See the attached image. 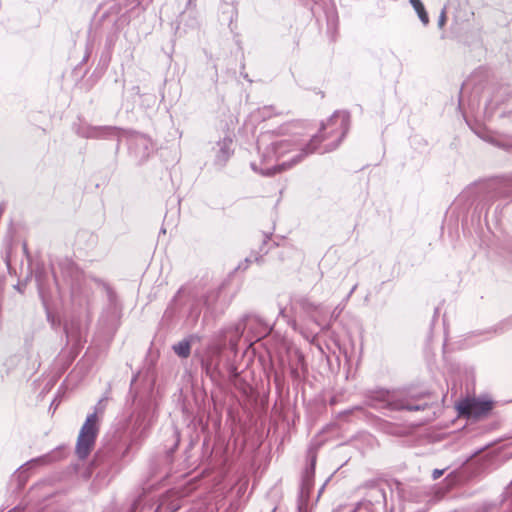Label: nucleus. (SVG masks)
<instances>
[{
  "label": "nucleus",
  "instance_id": "1",
  "mask_svg": "<svg viewBox=\"0 0 512 512\" xmlns=\"http://www.w3.org/2000/svg\"><path fill=\"white\" fill-rule=\"evenodd\" d=\"M326 138L327 136L321 133L306 142L300 137L294 124L265 131L260 134L257 141L260 161L253 162L251 167L265 176L287 170L317 151L320 142Z\"/></svg>",
  "mask_w": 512,
  "mask_h": 512
},
{
  "label": "nucleus",
  "instance_id": "2",
  "mask_svg": "<svg viewBox=\"0 0 512 512\" xmlns=\"http://www.w3.org/2000/svg\"><path fill=\"white\" fill-rule=\"evenodd\" d=\"M97 433V415L96 413H92L87 416L78 435L76 453L80 459H85L91 452Z\"/></svg>",
  "mask_w": 512,
  "mask_h": 512
},
{
  "label": "nucleus",
  "instance_id": "3",
  "mask_svg": "<svg viewBox=\"0 0 512 512\" xmlns=\"http://www.w3.org/2000/svg\"><path fill=\"white\" fill-rule=\"evenodd\" d=\"M349 123H350V116H349L348 112L336 111L330 117V119L327 121V123L323 124V126H322L323 130L330 128L331 136L336 138V143L333 144L331 147L325 149L324 151H331L339 145L340 141L343 139V137L346 135V133L348 131Z\"/></svg>",
  "mask_w": 512,
  "mask_h": 512
},
{
  "label": "nucleus",
  "instance_id": "4",
  "mask_svg": "<svg viewBox=\"0 0 512 512\" xmlns=\"http://www.w3.org/2000/svg\"><path fill=\"white\" fill-rule=\"evenodd\" d=\"M492 409V402L476 398H468L458 404V410L461 415L469 418L478 419L486 415Z\"/></svg>",
  "mask_w": 512,
  "mask_h": 512
},
{
  "label": "nucleus",
  "instance_id": "5",
  "mask_svg": "<svg viewBox=\"0 0 512 512\" xmlns=\"http://www.w3.org/2000/svg\"><path fill=\"white\" fill-rule=\"evenodd\" d=\"M376 400L379 404L375 406L380 408H389L391 410H402L406 409L409 411L419 410L420 406H412L407 404L400 398V395L396 392L381 391L377 393Z\"/></svg>",
  "mask_w": 512,
  "mask_h": 512
},
{
  "label": "nucleus",
  "instance_id": "6",
  "mask_svg": "<svg viewBox=\"0 0 512 512\" xmlns=\"http://www.w3.org/2000/svg\"><path fill=\"white\" fill-rule=\"evenodd\" d=\"M150 147L151 141L144 135L134 134L130 138V149H132L134 153L141 158H145L148 156V151Z\"/></svg>",
  "mask_w": 512,
  "mask_h": 512
},
{
  "label": "nucleus",
  "instance_id": "7",
  "mask_svg": "<svg viewBox=\"0 0 512 512\" xmlns=\"http://www.w3.org/2000/svg\"><path fill=\"white\" fill-rule=\"evenodd\" d=\"M200 340L198 335L191 334L172 346L174 353L180 358H188L191 353V346Z\"/></svg>",
  "mask_w": 512,
  "mask_h": 512
},
{
  "label": "nucleus",
  "instance_id": "8",
  "mask_svg": "<svg viewBox=\"0 0 512 512\" xmlns=\"http://www.w3.org/2000/svg\"><path fill=\"white\" fill-rule=\"evenodd\" d=\"M232 153V139L225 137L217 143L216 162L223 165Z\"/></svg>",
  "mask_w": 512,
  "mask_h": 512
},
{
  "label": "nucleus",
  "instance_id": "9",
  "mask_svg": "<svg viewBox=\"0 0 512 512\" xmlns=\"http://www.w3.org/2000/svg\"><path fill=\"white\" fill-rule=\"evenodd\" d=\"M82 136L87 138H102L117 134V129L110 126L88 127L81 132Z\"/></svg>",
  "mask_w": 512,
  "mask_h": 512
},
{
  "label": "nucleus",
  "instance_id": "10",
  "mask_svg": "<svg viewBox=\"0 0 512 512\" xmlns=\"http://www.w3.org/2000/svg\"><path fill=\"white\" fill-rule=\"evenodd\" d=\"M369 497L370 499L359 502L356 509L365 507L367 510H370V506H372L374 503L379 504L381 502H385V492L383 489L377 486H374L370 489Z\"/></svg>",
  "mask_w": 512,
  "mask_h": 512
},
{
  "label": "nucleus",
  "instance_id": "11",
  "mask_svg": "<svg viewBox=\"0 0 512 512\" xmlns=\"http://www.w3.org/2000/svg\"><path fill=\"white\" fill-rule=\"evenodd\" d=\"M281 111H277L273 106H264L262 108L257 109L251 114L252 119L256 120H266L271 118L273 115L281 114Z\"/></svg>",
  "mask_w": 512,
  "mask_h": 512
},
{
  "label": "nucleus",
  "instance_id": "12",
  "mask_svg": "<svg viewBox=\"0 0 512 512\" xmlns=\"http://www.w3.org/2000/svg\"><path fill=\"white\" fill-rule=\"evenodd\" d=\"M410 4L413 6L414 10L418 14L419 19L424 25L429 23L428 14L424 8L423 3L420 0H409Z\"/></svg>",
  "mask_w": 512,
  "mask_h": 512
},
{
  "label": "nucleus",
  "instance_id": "13",
  "mask_svg": "<svg viewBox=\"0 0 512 512\" xmlns=\"http://www.w3.org/2000/svg\"><path fill=\"white\" fill-rule=\"evenodd\" d=\"M295 305L307 313L314 312L317 309L316 305L312 304L311 302L304 298L297 301Z\"/></svg>",
  "mask_w": 512,
  "mask_h": 512
},
{
  "label": "nucleus",
  "instance_id": "14",
  "mask_svg": "<svg viewBox=\"0 0 512 512\" xmlns=\"http://www.w3.org/2000/svg\"><path fill=\"white\" fill-rule=\"evenodd\" d=\"M412 504L413 503L411 501L405 500L403 502L402 512H425L427 510L426 504H423L421 507L417 509H413Z\"/></svg>",
  "mask_w": 512,
  "mask_h": 512
},
{
  "label": "nucleus",
  "instance_id": "15",
  "mask_svg": "<svg viewBox=\"0 0 512 512\" xmlns=\"http://www.w3.org/2000/svg\"><path fill=\"white\" fill-rule=\"evenodd\" d=\"M446 23V10L445 8L441 11L438 18V26L442 28Z\"/></svg>",
  "mask_w": 512,
  "mask_h": 512
},
{
  "label": "nucleus",
  "instance_id": "16",
  "mask_svg": "<svg viewBox=\"0 0 512 512\" xmlns=\"http://www.w3.org/2000/svg\"><path fill=\"white\" fill-rule=\"evenodd\" d=\"M496 145L501 146L505 149H511L512 148V140H505L503 142H495Z\"/></svg>",
  "mask_w": 512,
  "mask_h": 512
},
{
  "label": "nucleus",
  "instance_id": "17",
  "mask_svg": "<svg viewBox=\"0 0 512 512\" xmlns=\"http://www.w3.org/2000/svg\"><path fill=\"white\" fill-rule=\"evenodd\" d=\"M444 473V470H441V469H435L432 473V477L434 480L440 478Z\"/></svg>",
  "mask_w": 512,
  "mask_h": 512
},
{
  "label": "nucleus",
  "instance_id": "18",
  "mask_svg": "<svg viewBox=\"0 0 512 512\" xmlns=\"http://www.w3.org/2000/svg\"><path fill=\"white\" fill-rule=\"evenodd\" d=\"M46 461V457H43V458H39V459H35L33 460L31 463H44Z\"/></svg>",
  "mask_w": 512,
  "mask_h": 512
},
{
  "label": "nucleus",
  "instance_id": "19",
  "mask_svg": "<svg viewBox=\"0 0 512 512\" xmlns=\"http://www.w3.org/2000/svg\"><path fill=\"white\" fill-rule=\"evenodd\" d=\"M450 477H451L450 475H449L448 477H446V480H447L448 482H451V481H452V480L450 479Z\"/></svg>",
  "mask_w": 512,
  "mask_h": 512
},
{
  "label": "nucleus",
  "instance_id": "20",
  "mask_svg": "<svg viewBox=\"0 0 512 512\" xmlns=\"http://www.w3.org/2000/svg\"><path fill=\"white\" fill-rule=\"evenodd\" d=\"M274 511H275V509H273L271 512H274Z\"/></svg>",
  "mask_w": 512,
  "mask_h": 512
}]
</instances>
